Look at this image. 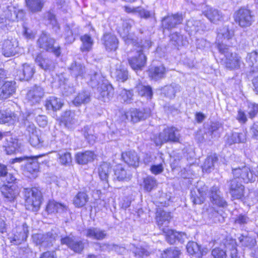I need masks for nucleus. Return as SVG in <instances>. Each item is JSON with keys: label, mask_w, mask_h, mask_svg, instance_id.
Listing matches in <instances>:
<instances>
[{"label": "nucleus", "mask_w": 258, "mask_h": 258, "mask_svg": "<svg viewBox=\"0 0 258 258\" xmlns=\"http://www.w3.org/2000/svg\"><path fill=\"white\" fill-rule=\"evenodd\" d=\"M81 40L82 42V45L81 47L82 51H89L91 49L93 44V40L91 36L85 34L81 37Z\"/></svg>", "instance_id": "nucleus-52"}, {"label": "nucleus", "mask_w": 258, "mask_h": 258, "mask_svg": "<svg viewBox=\"0 0 258 258\" xmlns=\"http://www.w3.org/2000/svg\"><path fill=\"white\" fill-rule=\"evenodd\" d=\"M220 191L217 187H212L210 191L209 196L211 202L219 207H223L225 201L220 196Z\"/></svg>", "instance_id": "nucleus-29"}, {"label": "nucleus", "mask_w": 258, "mask_h": 258, "mask_svg": "<svg viewBox=\"0 0 258 258\" xmlns=\"http://www.w3.org/2000/svg\"><path fill=\"white\" fill-rule=\"evenodd\" d=\"M156 215V222L159 229L162 231L168 228V224L172 218L170 213L159 209Z\"/></svg>", "instance_id": "nucleus-13"}, {"label": "nucleus", "mask_w": 258, "mask_h": 258, "mask_svg": "<svg viewBox=\"0 0 258 258\" xmlns=\"http://www.w3.org/2000/svg\"><path fill=\"white\" fill-rule=\"evenodd\" d=\"M232 173L236 177V179L241 178L245 182H252L255 180V175L251 171L249 168L247 166L240 167H232Z\"/></svg>", "instance_id": "nucleus-12"}, {"label": "nucleus", "mask_w": 258, "mask_h": 258, "mask_svg": "<svg viewBox=\"0 0 258 258\" xmlns=\"http://www.w3.org/2000/svg\"><path fill=\"white\" fill-rule=\"evenodd\" d=\"M102 40L107 51H115L117 48L118 40L114 35L110 33L105 34Z\"/></svg>", "instance_id": "nucleus-19"}, {"label": "nucleus", "mask_w": 258, "mask_h": 258, "mask_svg": "<svg viewBox=\"0 0 258 258\" xmlns=\"http://www.w3.org/2000/svg\"><path fill=\"white\" fill-rule=\"evenodd\" d=\"M3 146L8 154H12L16 152L20 148L18 140L10 137L5 138Z\"/></svg>", "instance_id": "nucleus-24"}, {"label": "nucleus", "mask_w": 258, "mask_h": 258, "mask_svg": "<svg viewBox=\"0 0 258 258\" xmlns=\"http://www.w3.org/2000/svg\"><path fill=\"white\" fill-rule=\"evenodd\" d=\"M35 72L34 67L30 64L25 63L23 65V68L19 72L20 80L28 81L33 76Z\"/></svg>", "instance_id": "nucleus-35"}, {"label": "nucleus", "mask_w": 258, "mask_h": 258, "mask_svg": "<svg viewBox=\"0 0 258 258\" xmlns=\"http://www.w3.org/2000/svg\"><path fill=\"white\" fill-rule=\"evenodd\" d=\"M69 70L72 75L75 77H84V75L86 72L85 66L83 64L76 61L73 62L70 65Z\"/></svg>", "instance_id": "nucleus-34"}, {"label": "nucleus", "mask_w": 258, "mask_h": 258, "mask_svg": "<svg viewBox=\"0 0 258 258\" xmlns=\"http://www.w3.org/2000/svg\"><path fill=\"white\" fill-rule=\"evenodd\" d=\"M170 44L175 47H178L182 43V36L178 33L175 32L170 36Z\"/></svg>", "instance_id": "nucleus-59"}, {"label": "nucleus", "mask_w": 258, "mask_h": 258, "mask_svg": "<svg viewBox=\"0 0 258 258\" xmlns=\"http://www.w3.org/2000/svg\"><path fill=\"white\" fill-rule=\"evenodd\" d=\"M182 21V15L177 13L163 17L161 20V25L164 30H170L181 24Z\"/></svg>", "instance_id": "nucleus-10"}, {"label": "nucleus", "mask_w": 258, "mask_h": 258, "mask_svg": "<svg viewBox=\"0 0 258 258\" xmlns=\"http://www.w3.org/2000/svg\"><path fill=\"white\" fill-rule=\"evenodd\" d=\"M165 234L166 241L170 244H173L176 241L175 232L169 228L162 230Z\"/></svg>", "instance_id": "nucleus-63"}, {"label": "nucleus", "mask_w": 258, "mask_h": 258, "mask_svg": "<svg viewBox=\"0 0 258 258\" xmlns=\"http://www.w3.org/2000/svg\"><path fill=\"white\" fill-rule=\"evenodd\" d=\"M17 120V116L13 112L8 110L0 111V123L14 124Z\"/></svg>", "instance_id": "nucleus-33"}, {"label": "nucleus", "mask_w": 258, "mask_h": 258, "mask_svg": "<svg viewBox=\"0 0 258 258\" xmlns=\"http://www.w3.org/2000/svg\"><path fill=\"white\" fill-rule=\"evenodd\" d=\"M246 63L251 68L252 72L258 71V52L253 51L247 54Z\"/></svg>", "instance_id": "nucleus-38"}, {"label": "nucleus", "mask_w": 258, "mask_h": 258, "mask_svg": "<svg viewBox=\"0 0 258 258\" xmlns=\"http://www.w3.org/2000/svg\"><path fill=\"white\" fill-rule=\"evenodd\" d=\"M121 157L129 166L136 168L139 166L140 158L134 151H130L122 153Z\"/></svg>", "instance_id": "nucleus-21"}, {"label": "nucleus", "mask_w": 258, "mask_h": 258, "mask_svg": "<svg viewBox=\"0 0 258 258\" xmlns=\"http://www.w3.org/2000/svg\"><path fill=\"white\" fill-rule=\"evenodd\" d=\"M111 170V167L109 163L103 162L98 168V173L102 180L107 181L108 175Z\"/></svg>", "instance_id": "nucleus-46"}, {"label": "nucleus", "mask_w": 258, "mask_h": 258, "mask_svg": "<svg viewBox=\"0 0 258 258\" xmlns=\"http://www.w3.org/2000/svg\"><path fill=\"white\" fill-rule=\"evenodd\" d=\"M26 164H25L26 170L33 175V177L36 176V174L39 171V166L37 161L34 160L33 158L27 157L26 159Z\"/></svg>", "instance_id": "nucleus-40"}, {"label": "nucleus", "mask_w": 258, "mask_h": 258, "mask_svg": "<svg viewBox=\"0 0 258 258\" xmlns=\"http://www.w3.org/2000/svg\"><path fill=\"white\" fill-rule=\"evenodd\" d=\"M202 28L200 21L193 19L189 20L186 22L185 30L190 34H194L199 32Z\"/></svg>", "instance_id": "nucleus-43"}, {"label": "nucleus", "mask_w": 258, "mask_h": 258, "mask_svg": "<svg viewBox=\"0 0 258 258\" xmlns=\"http://www.w3.org/2000/svg\"><path fill=\"white\" fill-rule=\"evenodd\" d=\"M186 249L188 253L191 255L196 254H201V252H199L200 251V246L197 243L194 241L188 242L186 245Z\"/></svg>", "instance_id": "nucleus-62"}, {"label": "nucleus", "mask_w": 258, "mask_h": 258, "mask_svg": "<svg viewBox=\"0 0 258 258\" xmlns=\"http://www.w3.org/2000/svg\"><path fill=\"white\" fill-rule=\"evenodd\" d=\"M205 15L211 22L216 23L222 18L221 13L217 10L209 8L205 12Z\"/></svg>", "instance_id": "nucleus-50"}, {"label": "nucleus", "mask_w": 258, "mask_h": 258, "mask_svg": "<svg viewBox=\"0 0 258 258\" xmlns=\"http://www.w3.org/2000/svg\"><path fill=\"white\" fill-rule=\"evenodd\" d=\"M114 78L118 82H124L128 79V72L123 66H120L113 74Z\"/></svg>", "instance_id": "nucleus-45"}, {"label": "nucleus", "mask_w": 258, "mask_h": 258, "mask_svg": "<svg viewBox=\"0 0 258 258\" xmlns=\"http://www.w3.org/2000/svg\"><path fill=\"white\" fill-rule=\"evenodd\" d=\"M35 62L45 72H50L55 68L54 62L48 58L43 57L41 55H38L35 58Z\"/></svg>", "instance_id": "nucleus-22"}, {"label": "nucleus", "mask_w": 258, "mask_h": 258, "mask_svg": "<svg viewBox=\"0 0 258 258\" xmlns=\"http://www.w3.org/2000/svg\"><path fill=\"white\" fill-rule=\"evenodd\" d=\"M25 2L27 8L32 13L40 12L44 5L42 0H25Z\"/></svg>", "instance_id": "nucleus-42"}, {"label": "nucleus", "mask_w": 258, "mask_h": 258, "mask_svg": "<svg viewBox=\"0 0 258 258\" xmlns=\"http://www.w3.org/2000/svg\"><path fill=\"white\" fill-rule=\"evenodd\" d=\"M57 236L56 232L52 230L45 234H35L33 235V239L36 244L47 247L52 245V242L56 240Z\"/></svg>", "instance_id": "nucleus-7"}, {"label": "nucleus", "mask_w": 258, "mask_h": 258, "mask_svg": "<svg viewBox=\"0 0 258 258\" xmlns=\"http://www.w3.org/2000/svg\"><path fill=\"white\" fill-rule=\"evenodd\" d=\"M99 93L98 99L104 101H108L113 96L114 89L112 85L107 83L103 82L97 88Z\"/></svg>", "instance_id": "nucleus-14"}, {"label": "nucleus", "mask_w": 258, "mask_h": 258, "mask_svg": "<svg viewBox=\"0 0 258 258\" xmlns=\"http://www.w3.org/2000/svg\"><path fill=\"white\" fill-rule=\"evenodd\" d=\"M135 89L140 96L144 97L147 100H150L152 98L153 91L150 86H145L139 81L136 84Z\"/></svg>", "instance_id": "nucleus-27"}, {"label": "nucleus", "mask_w": 258, "mask_h": 258, "mask_svg": "<svg viewBox=\"0 0 258 258\" xmlns=\"http://www.w3.org/2000/svg\"><path fill=\"white\" fill-rule=\"evenodd\" d=\"M78 34V30L77 28H73V27L71 28L68 26L66 27L65 39L69 43H73L75 39V37Z\"/></svg>", "instance_id": "nucleus-54"}, {"label": "nucleus", "mask_w": 258, "mask_h": 258, "mask_svg": "<svg viewBox=\"0 0 258 258\" xmlns=\"http://www.w3.org/2000/svg\"><path fill=\"white\" fill-rule=\"evenodd\" d=\"M61 244H66L71 250L77 253H81L84 248V244L81 240H76L75 238L66 236L60 239Z\"/></svg>", "instance_id": "nucleus-15"}, {"label": "nucleus", "mask_w": 258, "mask_h": 258, "mask_svg": "<svg viewBox=\"0 0 258 258\" xmlns=\"http://www.w3.org/2000/svg\"><path fill=\"white\" fill-rule=\"evenodd\" d=\"M218 159L216 155L208 156L205 159L202 169L203 171L210 172L214 168V164L217 162Z\"/></svg>", "instance_id": "nucleus-48"}, {"label": "nucleus", "mask_w": 258, "mask_h": 258, "mask_svg": "<svg viewBox=\"0 0 258 258\" xmlns=\"http://www.w3.org/2000/svg\"><path fill=\"white\" fill-rule=\"evenodd\" d=\"M239 242L242 246L252 248L256 244V240L254 238L250 236L248 234H241L238 237Z\"/></svg>", "instance_id": "nucleus-47"}, {"label": "nucleus", "mask_w": 258, "mask_h": 258, "mask_svg": "<svg viewBox=\"0 0 258 258\" xmlns=\"http://www.w3.org/2000/svg\"><path fill=\"white\" fill-rule=\"evenodd\" d=\"M95 157L94 153L90 151L83 153H78L76 155V160L80 164H86L89 162L92 161Z\"/></svg>", "instance_id": "nucleus-32"}, {"label": "nucleus", "mask_w": 258, "mask_h": 258, "mask_svg": "<svg viewBox=\"0 0 258 258\" xmlns=\"http://www.w3.org/2000/svg\"><path fill=\"white\" fill-rule=\"evenodd\" d=\"M91 97L89 92L82 91L78 93L73 100V103L76 106H80L83 104H86L90 101Z\"/></svg>", "instance_id": "nucleus-39"}, {"label": "nucleus", "mask_w": 258, "mask_h": 258, "mask_svg": "<svg viewBox=\"0 0 258 258\" xmlns=\"http://www.w3.org/2000/svg\"><path fill=\"white\" fill-rule=\"evenodd\" d=\"M181 252L177 247H170L164 250L161 253V258H179Z\"/></svg>", "instance_id": "nucleus-53"}, {"label": "nucleus", "mask_w": 258, "mask_h": 258, "mask_svg": "<svg viewBox=\"0 0 258 258\" xmlns=\"http://www.w3.org/2000/svg\"><path fill=\"white\" fill-rule=\"evenodd\" d=\"M149 116V112L145 109L132 108L121 114V119L122 121H130L136 123L146 119Z\"/></svg>", "instance_id": "nucleus-4"}, {"label": "nucleus", "mask_w": 258, "mask_h": 258, "mask_svg": "<svg viewBox=\"0 0 258 258\" xmlns=\"http://www.w3.org/2000/svg\"><path fill=\"white\" fill-rule=\"evenodd\" d=\"M33 118V115L31 113H28L25 118L23 119L24 125L27 135L29 136L38 133L37 128L33 123L31 122L30 119Z\"/></svg>", "instance_id": "nucleus-31"}, {"label": "nucleus", "mask_w": 258, "mask_h": 258, "mask_svg": "<svg viewBox=\"0 0 258 258\" xmlns=\"http://www.w3.org/2000/svg\"><path fill=\"white\" fill-rule=\"evenodd\" d=\"M246 140L245 134L243 133H233L228 139V143L231 145L236 143H243Z\"/></svg>", "instance_id": "nucleus-55"}, {"label": "nucleus", "mask_w": 258, "mask_h": 258, "mask_svg": "<svg viewBox=\"0 0 258 258\" xmlns=\"http://www.w3.org/2000/svg\"><path fill=\"white\" fill-rule=\"evenodd\" d=\"M235 22L242 28L249 27L253 22V17L249 10L240 9L234 14Z\"/></svg>", "instance_id": "nucleus-6"}, {"label": "nucleus", "mask_w": 258, "mask_h": 258, "mask_svg": "<svg viewBox=\"0 0 258 258\" xmlns=\"http://www.w3.org/2000/svg\"><path fill=\"white\" fill-rule=\"evenodd\" d=\"M156 185V180L151 176H148L144 179V187L148 191H151Z\"/></svg>", "instance_id": "nucleus-64"}, {"label": "nucleus", "mask_w": 258, "mask_h": 258, "mask_svg": "<svg viewBox=\"0 0 258 258\" xmlns=\"http://www.w3.org/2000/svg\"><path fill=\"white\" fill-rule=\"evenodd\" d=\"M16 89L15 83L12 81L6 82L0 88V100L8 98L13 93Z\"/></svg>", "instance_id": "nucleus-23"}, {"label": "nucleus", "mask_w": 258, "mask_h": 258, "mask_svg": "<svg viewBox=\"0 0 258 258\" xmlns=\"http://www.w3.org/2000/svg\"><path fill=\"white\" fill-rule=\"evenodd\" d=\"M62 122L67 127L75 123L74 113L71 111H66L62 116Z\"/></svg>", "instance_id": "nucleus-57"}, {"label": "nucleus", "mask_w": 258, "mask_h": 258, "mask_svg": "<svg viewBox=\"0 0 258 258\" xmlns=\"http://www.w3.org/2000/svg\"><path fill=\"white\" fill-rule=\"evenodd\" d=\"M89 80V84L92 88H97L102 83H103V79L100 73L96 71H91L86 76L84 77Z\"/></svg>", "instance_id": "nucleus-26"}, {"label": "nucleus", "mask_w": 258, "mask_h": 258, "mask_svg": "<svg viewBox=\"0 0 258 258\" xmlns=\"http://www.w3.org/2000/svg\"><path fill=\"white\" fill-rule=\"evenodd\" d=\"M85 234L88 237L96 240H102L106 236L104 230L95 227H91L86 229Z\"/></svg>", "instance_id": "nucleus-28"}, {"label": "nucleus", "mask_w": 258, "mask_h": 258, "mask_svg": "<svg viewBox=\"0 0 258 258\" xmlns=\"http://www.w3.org/2000/svg\"><path fill=\"white\" fill-rule=\"evenodd\" d=\"M180 90V86L176 84L167 85L162 89V94L166 97L172 99L175 97L177 92Z\"/></svg>", "instance_id": "nucleus-30"}, {"label": "nucleus", "mask_w": 258, "mask_h": 258, "mask_svg": "<svg viewBox=\"0 0 258 258\" xmlns=\"http://www.w3.org/2000/svg\"><path fill=\"white\" fill-rule=\"evenodd\" d=\"M60 163L62 165H69L72 162V157L70 153L59 151L58 154Z\"/></svg>", "instance_id": "nucleus-60"}, {"label": "nucleus", "mask_w": 258, "mask_h": 258, "mask_svg": "<svg viewBox=\"0 0 258 258\" xmlns=\"http://www.w3.org/2000/svg\"><path fill=\"white\" fill-rule=\"evenodd\" d=\"M206 187L194 189L191 190V200L194 204H201L204 203L206 195Z\"/></svg>", "instance_id": "nucleus-25"}, {"label": "nucleus", "mask_w": 258, "mask_h": 258, "mask_svg": "<svg viewBox=\"0 0 258 258\" xmlns=\"http://www.w3.org/2000/svg\"><path fill=\"white\" fill-rule=\"evenodd\" d=\"M227 245H228V248L230 250V255L231 258H238L237 244L235 239L232 238H227Z\"/></svg>", "instance_id": "nucleus-58"}, {"label": "nucleus", "mask_w": 258, "mask_h": 258, "mask_svg": "<svg viewBox=\"0 0 258 258\" xmlns=\"http://www.w3.org/2000/svg\"><path fill=\"white\" fill-rule=\"evenodd\" d=\"M133 252L135 256L139 258H144L148 256L150 254L149 250L142 246L135 247Z\"/></svg>", "instance_id": "nucleus-61"}, {"label": "nucleus", "mask_w": 258, "mask_h": 258, "mask_svg": "<svg viewBox=\"0 0 258 258\" xmlns=\"http://www.w3.org/2000/svg\"><path fill=\"white\" fill-rule=\"evenodd\" d=\"M44 90L40 86L35 85L27 94V99L31 104H34L41 100L44 96Z\"/></svg>", "instance_id": "nucleus-18"}, {"label": "nucleus", "mask_w": 258, "mask_h": 258, "mask_svg": "<svg viewBox=\"0 0 258 258\" xmlns=\"http://www.w3.org/2000/svg\"><path fill=\"white\" fill-rule=\"evenodd\" d=\"M25 201V206L27 210L36 212L40 206L42 194L37 188H25L23 191Z\"/></svg>", "instance_id": "nucleus-2"}, {"label": "nucleus", "mask_w": 258, "mask_h": 258, "mask_svg": "<svg viewBox=\"0 0 258 258\" xmlns=\"http://www.w3.org/2000/svg\"><path fill=\"white\" fill-rule=\"evenodd\" d=\"M37 43L40 48L52 52L56 56H59L60 54V47H54V40L46 34L42 33L40 35Z\"/></svg>", "instance_id": "nucleus-5"}, {"label": "nucleus", "mask_w": 258, "mask_h": 258, "mask_svg": "<svg viewBox=\"0 0 258 258\" xmlns=\"http://www.w3.org/2000/svg\"><path fill=\"white\" fill-rule=\"evenodd\" d=\"M133 24L134 21L132 20L124 21L122 24V31H119V33L126 43L135 44V45H136L138 44V42L137 41V37L129 32Z\"/></svg>", "instance_id": "nucleus-11"}, {"label": "nucleus", "mask_w": 258, "mask_h": 258, "mask_svg": "<svg viewBox=\"0 0 258 258\" xmlns=\"http://www.w3.org/2000/svg\"><path fill=\"white\" fill-rule=\"evenodd\" d=\"M18 42L16 39L6 40L3 44V54L7 57L15 55L18 52Z\"/></svg>", "instance_id": "nucleus-16"}, {"label": "nucleus", "mask_w": 258, "mask_h": 258, "mask_svg": "<svg viewBox=\"0 0 258 258\" xmlns=\"http://www.w3.org/2000/svg\"><path fill=\"white\" fill-rule=\"evenodd\" d=\"M1 191L4 197L5 202L14 203L19 194V190L17 185L12 184H4L1 188Z\"/></svg>", "instance_id": "nucleus-8"}, {"label": "nucleus", "mask_w": 258, "mask_h": 258, "mask_svg": "<svg viewBox=\"0 0 258 258\" xmlns=\"http://www.w3.org/2000/svg\"><path fill=\"white\" fill-rule=\"evenodd\" d=\"M179 131L174 127H166L162 132L155 135L152 140L157 146L167 142L179 143L180 140Z\"/></svg>", "instance_id": "nucleus-3"}, {"label": "nucleus", "mask_w": 258, "mask_h": 258, "mask_svg": "<svg viewBox=\"0 0 258 258\" xmlns=\"http://www.w3.org/2000/svg\"><path fill=\"white\" fill-rule=\"evenodd\" d=\"M46 210L48 213L62 212L67 210V206L55 201H50L46 206Z\"/></svg>", "instance_id": "nucleus-36"}, {"label": "nucleus", "mask_w": 258, "mask_h": 258, "mask_svg": "<svg viewBox=\"0 0 258 258\" xmlns=\"http://www.w3.org/2000/svg\"><path fill=\"white\" fill-rule=\"evenodd\" d=\"M88 200V196L84 192H79L74 199V204L76 207H82L85 205Z\"/></svg>", "instance_id": "nucleus-51"}, {"label": "nucleus", "mask_w": 258, "mask_h": 258, "mask_svg": "<svg viewBox=\"0 0 258 258\" xmlns=\"http://www.w3.org/2000/svg\"><path fill=\"white\" fill-rule=\"evenodd\" d=\"M165 72V69L163 66L152 67L149 70V75L152 79L158 80L164 77Z\"/></svg>", "instance_id": "nucleus-41"}, {"label": "nucleus", "mask_w": 258, "mask_h": 258, "mask_svg": "<svg viewBox=\"0 0 258 258\" xmlns=\"http://www.w3.org/2000/svg\"><path fill=\"white\" fill-rule=\"evenodd\" d=\"M114 179L116 178L119 181H123L131 178V175L127 174L121 165H117L114 169Z\"/></svg>", "instance_id": "nucleus-49"}, {"label": "nucleus", "mask_w": 258, "mask_h": 258, "mask_svg": "<svg viewBox=\"0 0 258 258\" xmlns=\"http://www.w3.org/2000/svg\"><path fill=\"white\" fill-rule=\"evenodd\" d=\"M244 189V186L239 182L237 179L231 180L230 193L234 199H241L243 196Z\"/></svg>", "instance_id": "nucleus-20"}, {"label": "nucleus", "mask_w": 258, "mask_h": 258, "mask_svg": "<svg viewBox=\"0 0 258 258\" xmlns=\"http://www.w3.org/2000/svg\"><path fill=\"white\" fill-rule=\"evenodd\" d=\"M29 142L32 146L39 148L44 146V141L37 133L29 136Z\"/></svg>", "instance_id": "nucleus-56"}, {"label": "nucleus", "mask_w": 258, "mask_h": 258, "mask_svg": "<svg viewBox=\"0 0 258 258\" xmlns=\"http://www.w3.org/2000/svg\"><path fill=\"white\" fill-rule=\"evenodd\" d=\"M62 106L60 99L56 97L51 96L47 99L45 102V106L47 109L56 111L61 108Z\"/></svg>", "instance_id": "nucleus-37"}, {"label": "nucleus", "mask_w": 258, "mask_h": 258, "mask_svg": "<svg viewBox=\"0 0 258 258\" xmlns=\"http://www.w3.org/2000/svg\"><path fill=\"white\" fill-rule=\"evenodd\" d=\"M29 233L28 226L26 223L17 227L14 230L13 234L10 237V241L15 244H21L25 241Z\"/></svg>", "instance_id": "nucleus-9"}, {"label": "nucleus", "mask_w": 258, "mask_h": 258, "mask_svg": "<svg viewBox=\"0 0 258 258\" xmlns=\"http://www.w3.org/2000/svg\"><path fill=\"white\" fill-rule=\"evenodd\" d=\"M240 58V57L236 53L231 54L227 59V68L231 70L239 69L241 63Z\"/></svg>", "instance_id": "nucleus-44"}, {"label": "nucleus", "mask_w": 258, "mask_h": 258, "mask_svg": "<svg viewBox=\"0 0 258 258\" xmlns=\"http://www.w3.org/2000/svg\"><path fill=\"white\" fill-rule=\"evenodd\" d=\"M141 44L138 43V44L135 45L137 50V54L132 57L128 58V61L131 67L135 71L142 70L145 67L147 57L143 52V49L151 46V42L149 40H145L144 44L141 42Z\"/></svg>", "instance_id": "nucleus-1"}, {"label": "nucleus", "mask_w": 258, "mask_h": 258, "mask_svg": "<svg viewBox=\"0 0 258 258\" xmlns=\"http://www.w3.org/2000/svg\"><path fill=\"white\" fill-rule=\"evenodd\" d=\"M5 18L11 21H19L22 19L24 16V11L19 10L12 5L8 6L6 9L4 11Z\"/></svg>", "instance_id": "nucleus-17"}]
</instances>
